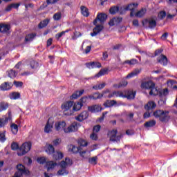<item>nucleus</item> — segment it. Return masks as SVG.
<instances>
[{"mask_svg":"<svg viewBox=\"0 0 177 177\" xmlns=\"http://www.w3.org/2000/svg\"><path fill=\"white\" fill-rule=\"evenodd\" d=\"M36 36L37 35L35 33H31L26 35L25 37L26 42H31V41H33Z\"/></svg>","mask_w":177,"mask_h":177,"instance_id":"nucleus-36","label":"nucleus"},{"mask_svg":"<svg viewBox=\"0 0 177 177\" xmlns=\"http://www.w3.org/2000/svg\"><path fill=\"white\" fill-rule=\"evenodd\" d=\"M136 92L131 90H127L124 91H114L112 93V96H115L116 97H127V99H135Z\"/></svg>","mask_w":177,"mask_h":177,"instance_id":"nucleus-2","label":"nucleus"},{"mask_svg":"<svg viewBox=\"0 0 177 177\" xmlns=\"http://www.w3.org/2000/svg\"><path fill=\"white\" fill-rule=\"evenodd\" d=\"M120 10V7L118 6H113L111 8V15H115V13L118 12Z\"/></svg>","mask_w":177,"mask_h":177,"instance_id":"nucleus-60","label":"nucleus"},{"mask_svg":"<svg viewBox=\"0 0 177 177\" xmlns=\"http://www.w3.org/2000/svg\"><path fill=\"white\" fill-rule=\"evenodd\" d=\"M168 86L173 88L174 89H177V82L175 80H168L167 81Z\"/></svg>","mask_w":177,"mask_h":177,"instance_id":"nucleus-41","label":"nucleus"},{"mask_svg":"<svg viewBox=\"0 0 177 177\" xmlns=\"http://www.w3.org/2000/svg\"><path fill=\"white\" fill-rule=\"evenodd\" d=\"M103 30V26L102 25H95V27L93 30V32L91 33V37H96L97 34Z\"/></svg>","mask_w":177,"mask_h":177,"instance_id":"nucleus-16","label":"nucleus"},{"mask_svg":"<svg viewBox=\"0 0 177 177\" xmlns=\"http://www.w3.org/2000/svg\"><path fill=\"white\" fill-rule=\"evenodd\" d=\"M84 92H85L84 90L77 91L72 94L71 97V99H78L80 96H82V95H84Z\"/></svg>","mask_w":177,"mask_h":177,"instance_id":"nucleus-27","label":"nucleus"},{"mask_svg":"<svg viewBox=\"0 0 177 177\" xmlns=\"http://www.w3.org/2000/svg\"><path fill=\"white\" fill-rule=\"evenodd\" d=\"M49 19H44L41 21L38 25L39 28H45V27L49 24Z\"/></svg>","mask_w":177,"mask_h":177,"instance_id":"nucleus-37","label":"nucleus"},{"mask_svg":"<svg viewBox=\"0 0 177 177\" xmlns=\"http://www.w3.org/2000/svg\"><path fill=\"white\" fill-rule=\"evenodd\" d=\"M102 95L99 92L88 95V99H90V100H97V99H102Z\"/></svg>","mask_w":177,"mask_h":177,"instance_id":"nucleus-23","label":"nucleus"},{"mask_svg":"<svg viewBox=\"0 0 177 177\" xmlns=\"http://www.w3.org/2000/svg\"><path fill=\"white\" fill-rule=\"evenodd\" d=\"M140 73V69H135L131 73L128 74L126 77V78H132V77H135L138 75V74Z\"/></svg>","mask_w":177,"mask_h":177,"instance_id":"nucleus-33","label":"nucleus"},{"mask_svg":"<svg viewBox=\"0 0 177 177\" xmlns=\"http://www.w3.org/2000/svg\"><path fill=\"white\" fill-rule=\"evenodd\" d=\"M80 37H82V34L78 31H75L73 33V36L72 37V39H73V41H75L77 38H80Z\"/></svg>","mask_w":177,"mask_h":177,"instance_id":"nucleus-50","label":"nucleus"},{"mask_svg":"<svg viewBox=\"0 0 177 177\" xmlns=\"http://www.w3.org/2000/svg\"><path fill=\"white\" fill-rule=\"evenodd\" d=\"M153 86H156V84L153 81L149 80L147 82H144L141 84L142 89H151Z\"/></svg>","mask_w":177,"mask_h":177,"instance_id":"nucleus-9","label":"nucleus"},{"mask_svg":"<svg viewBox=\"0 0 177 177\" xmlns=\"http://www.w3.org/2000/svg\"><path fill=\"white\" fill-rule=\"evenodd\" d=\"M146 12H147L146 8H142L135 14V16L136 17H143L146 15Z\"/></svg>","mask_w":177,"mask_h":177,"instance_id":"nucleus-34","label":"nucleus"},{"mask_svg":"<svg viewBox=\"0 0 177 177\" xmlns=\"http://www.w3.org/2000/svg\"><path fill=\"white\" fill-rule=\"evenodd\" d=\"M89 117V114L86 111L82 112L80 115L76 118L77 121H80V122L84 121V120H86Z\"/></svg>","mask_w":177,"mask_h":177,"instance_id":"nucleus-18","label":"nucleus"},{"mask_svg":"<svg viewBox=\"0 0 177 177\" xmlns=\"http://www.w3.org/2000/svg\"><path fill=\"white\" fill-rule=\"evenodd\" d=\"M57 163L53 161H48L46 162V168H47V171H50L52 169H55V167H57Z\"/></svg>","mask_w":177,"mask_h":177,"instance_id":"nucleus-21","label":"nucleus"},{"mask_svg":"<svg viewBox=\"0 0 177 177\" xmlns=\"http://www.w3.org/2000/svg\"><path fill=\"white\" fill-rule=\"evenodd\" d=\"M89 164L91 165H96L97 164V156H94L88 159Z\"/></svg>","mask_w":177,"mask_h":177,"instance_id":"nucleus-48","label":"nucleus"},{"mask_svg":"<svg viewBox=\"0 0 177 177\" xmlns=\"http://www.w3.org/2000/svg\"><path fill=\"white\" fill-rule=\"evenodd\" d=\"M37 161L39 164H41V165L45 164V162H46V158L44 156L38 158Z\"/></svg>","mask_w":177,"mask_h":177,"instance_id":"nucleus-57","label":"nucleus"},{"mask_svg":"<svg viewBox=\"0 0 177 177\" xmlns=\"http://www.w3.org/2000/svg\"><path fill=\"white\" fill-rule=\"evenodd\" d=\"M122 138V134L118 133L117 129H113L111 131V142H116V143L120 142L121 138Z\"/></svg>","mask_w":177,"mask_h":177,"instance_id":"nucleus-7","label":"nucleus"},{"mask_svg":"<svg viewBox=\"0 0 177 177\" xmlns=\"http://www.w3.org/2000/svg\"><path fill=\"white\" fill-rule=\"evenodd\" d=\"M149 95L150 96H160V89H158L156 86H153L150 90H149Z\"/></svg>","mask_w":177,"mask_h":177,"instance_id":"nucleus-22","label":"nucleus"},{"mask_svg":"<svg viewBox=\"0 0 177 177\" xmlns=\"http://www.w3.org/2000/svg\"><path fill=\"white\" fill-rule=\"evenodd\" d=\"M86 67L87 68H100L102 67V64L100 62H89V63H86Z\"/></svg>","mask_w":177,"mask_h":177,"instance_id":"nucleus-15","label":"nucleus"},{"mask_svg":"<svg viewBox=\"0 0 177 177\" xmlns=\"http://www.w3.org/2000/svg\"><path fill=\"white\" fill-rule=\"evenodd\" d=\"M17 169H18V171H17L16 174H20L21 176H23V175H28L30 174V171L26 169L24 165L21 164L18 165Z\"/></svg>","mask_w":177,"mask_h":177,"instance_id":"nucleus-8","label":"nucleus"},{"mask_svg":"<svg viewBox=\"0 0 177 177\" xmlns=\"http://www.w3.org/2000/svg\"><path fill=\"white\" fill-rule=\"evenodd\" d=\"M82 103L80 102H73V106H72V111H73V114H74L75 111H80L81 109H82Z\"/></svg>","mask_w":177,"mask_h":177,"instance_id":"nucleus-19","label":"nucleus"},{"mask_svg":"<svg viewBox=\"0 0 177 177\" xmlns=\"http://www.w3.org/2000/svg\"><path fill=\"white\" fill-rule=\"evenodd\" d=\"M62 19V12H57L53 15V19L56 21H59Z\"/></svg>","mask_w":177,"mask_h":177,"instance_id":"nucleus-56","label":"nucleus"},{"mask_svg":"<svg viewBox=\"0 0 177 177\" xmlns=\"http://www.w3.org/2000/svg\"><path fill=\"white\" fill-rule=\"evenodd\" d=\"M16 75H17L16 71L12 69L8 71V77H10V78H15Z\"/></svg>","mask_w":177,"mask_h":177,"instance_id":"nucleus-51","label":"nucleus"},{"mask_svg":"<svg viewBox=\"0 0 177 177\" xmlns=\"http://www.w3.org/2000/svg\"><path fill=\"white\" fill-rule=\"evenodd\" d=\"M158 63H160L162 66H167L168 64V58L164 55H161L160 58H158Z\"/></svg>","mask_w":177,"mask_h":177,"instance_id":"nucleus-20","label":"nucleus"},{"mask_svg":"<svg viewBox=\"0 0 177 177\" xmlns=\"http://www.w3.org/2000/svg\"><path fill=\"white\" fill-rule=\"evenodd\" d=\"M53 157L54 160H62V158L64 157V155L63 153L57 151L55 152Z\"/></svg>","mask_w":177,"mask_h":177,"instance_id":"nucleus-39","label":"nucleus"},{"mask_svg":"<svg viewBox=\"0 0 177 177\" xmlns=\"http://www.w3.org/2000/svg\"><path fill=\"white\" fill-rule=\"evenodd\" d=\"M9 97L11 100H17V99H20L21 95L19 92H12L9 94Z\"/></svg>","mask_w":177,"mask_h":177,"instance_id":"nucleus-24","label":"nucleus"},{"mask_svg":"<svg viewBox=\"0 0 177 177\" xmlns=\"http://www.w3.org/2000/svg\"><path fill=\"white\" fill-rule=\"evenodd\" d=\"M156 107H157V104H156V102L153 101H149L147 103V104L145 105V109L147 110V111L154 110Z\"/></svg>","mask_w":177,"mask_h":177,"instance_id":"nucleus-17","label":"nucleus"},{"mask_svg":"<svg viewBox=\"0 0 177 177\" xmlns=\"http://www.w3.org/2000/svg\"><path fill=\"white\" fill-rule=\"evenodd\" d=\"M168 88H165L163 91H160V97H162V96H167L168 95Z\"/></svg>","mask_w":177,"mask_h":177,"instance_id":"nucleus-58","label":"nucleus"},{"mask_svg":"<svg viewBox=\"0 0 177 177\" xmlns=\"http://www.w3.org/2000/svg\"><path fill=\"white\" fill-rule=\"evenodd\" d=\"M53 129V123H50L49 122V121H48L44 127V132L46 133H49L50 132H52Z\"/></svg>","mask_w":177,"mask_h":177,"instance_id":"nucleus-25","label":"nucleus"},{"mask_svg":"<svg viewBox=\"0 0 177 177\" xmlns=\"http://www.w3.org/2000/svg\"><path fill=\"white\" fill-rule=\"evenodd\" d=\"M127 85H128V82L127 80H123V81H122V82H120L118 85L114 84L113 86L118 87V88H121L122 86H127Z\"/></svg>","mask_w":177,"mask_h":177,"instance_id":"nucleus-53","label":"nucleus"},{"mask_svg":"<svg viewBox=\"0 0 177 177\" xmlns=\"http://www.w3.org/2000/svg\"><path fill=\"white\" fill-rule=\"evenodd\" d=\"M61 168L63 169H66L67 167H70L71 165H73V160H71L70 158H66L65 160H62L59 164Z\"/></svg>","mask_w":177,"mask_h":177,"instance_id":"nucleus-10","label":"nucleus"},{"mask_svg":"<svg viewBox=\"0 0 177 177\" xmlns=\"http://www.w3.org/2000/svg\"><path fill=\"white\" fill-rule=\"evenodd\" d=\"M13 84L16 88H21L23 86V82L14 81Z\"/></svg>","mask_w":177,"mask_h":177,"instance_id":"nucleus-63","label":"nucleus"},{"mask_svg":"<svg viewBox=\"0 0 177 177\" xmlns=\"http://www.w3.org/2000/svg\"><path fill=\"white\" fill-rule=\"evenodd\" d=\"M64 175H68V171L66 170V169H60L57 171V176H64Z\"/></svg>","mask_w":177,"mask_h":177,"instance_id":"nucleus-45","label":"nucleus"},{"mask_svg":"<svg viewBox=\"0 0 177 177\" xmlns=\"http://www.w3.org/2000/svg\"><path fill=\"white\" fill-rule=\"evenodd\" d=\"M164 113V110H156L153 112V115L155 118H158L160 120Z\"/></svg>","mask_w":177,"mask_h":177,"instance_id":"nucleus-32","label":"nucleus"},{"mask_svg":"<svg viewBox=\"0 0 177 177\" xmlns=\"http://www.w3.org/2000/svg\"><path fill=\"white\" fill-rule=\"evenodd\" d=\"M68 150H69V151H71V153H75L80 152V150H81V147H78L75 145H69Z\"/></svg>","mask_w":177,"mask_h":177,"instance_id":"nucleus-29","label":"nucleus"},{"mask_svg":"<svg viewBox=\"0 0 177 177\" xmlns=\"http://www.w3.org/2000/svg\"><path fill=\"white\" fill-rule=\"evenodd\" d=\"M109 71L108 68H103L100 71V72L94 76V78H99L100 77H103L105 74H107Z\"/></svg>","mask_w":177,"mask_h":177,"instance_id":"nucleus-30","label":"nucleus"},{"mask_svg":"<svg viewBox=\"0 0 177 177\" xmlns=\"http://www.w3.org/2000/svg\"><path fill=\"white\" fill-rule=\"evenodd\" d=\"M73 106H74L73 101H67L62 104L61 109L65 115H73Z\"/></svg>","mask_w":177,"mask_h":177,"instance_id":"nucleus-3","label":"nucleus"},{"mask_svg":"<svg viewBox=\"0 0 177 177\" xmlns=\"http://www.w3.org/2000/svg\"><path fill=\"white\" fill-rule=\"evenodd\" d=\"M24 162L28 164V165H30L32 163V160H31V158H30L28 157H25L24 158Z\"/></svg>","mask_w":177,"mask_h":177,"instance_id":"nucleus-62","label":"nucleus"},{"mask_svg":"<svg viewBox=\"0 0 177 177\" xmlns=\"http://www.w3.org/2000/svg\"><path fill=\"white\" fill-rule=\"evenodd\" d=\"M10 129L14 135H17V132H19V126L15 123L11 124Z\"/></svg>","mask_w":177,"mask_h":177,"instance_id":"nucleus-35","label":"nucleus"},{"mask_svg":"<svg viewBox=\"0 0 177 177\" xmlns=\"http://www.w3.org/2000/svg\"><path fill=\"white\" fill-rule=\"evenodd\" d=\"M88 111L91 113H99L103 110V108L100 105H93L88 107Z\"/></svg>","mask_w":177,"mask_h":177,"instance_id":"nucleus-13","label":"nucleus"},{"mask_svg":"<svg viewBox=\"0 0 177 177\" xmlns=\"http://www.w3.org/2000/svg\"><path fill=\"white\" fill-rule=\"evenodd\" d=\"M46 152L47 154H53V153H55V147H53V145H48L46 147Z\"/></svg>","mask_w":177,"mask_h":177,"instance_id":"nucleus-38","label":"nucleus"},{"mask_svg":"<svg viewBox=\"0 0 177 177\" xmlns=\"http://www.w3.org/2000/svg\"><path fill=\"white\" fill-rule=\"evenodd\" d=\"M8 121H9V118H0V128L5 127L8 124Z\"/></svg>","mask_w":177,"mask_h":177,"instance_id":"nucleus-46","label":"nucleus"},{"mask_svg":"<svg viewBox=\"0 0 177 177\" xmlns=\"http://www.w3.org/2000/svg\"><path fill=\"white\" fill-rule=\"evenodd\" d=\"M66 122L64 121H59L55 122V127L56 131H64L65 133H70L71 132H77L78 131V123L73 122L69 127L66 128Z\"/></svg>","mask_w":177,"mask_h":177,"instance_id":"nucleus-1","label":"nucleus"},{"mask_svg":"<svg viewBox=\"0 0 177 177\" xmlns=\"http://www.w3.org/2000/svg\"><path fill=\"white\" fill-rule=\"evenodd\" d=\"M91 151H93V149L90 151H80V155L82 157V158H89V157H91Z\"/></svg>","mask_w":177,"mask_h":177,"instance_id":"nucleus-28","label":"nucleus"},{"mask_svg":"<svg viewBox=\"0 0 177 177\" xmlns=\"http://www.w3.org/2000/svg\"><path fill=\"white\" fill-rule=\"evenodd\" d=\"M90 139L92 140H96L97 139V134H96L95 132H93V133H91L90 136Z\"/></svg>","mask_w":177,"mask_h":177,"instance_id":"nucleus-64","label":"nucleus"},{"mask_svg":"<svg viewBox=\"0 0 177 177\" xmlns=\"http://www.w3.org/2000/svg\"><path fill=\"white\" fill-rule=\"evenodd\" d=\"M13 85L12 83L6 82L0 85V91H10L12 89Z\"/></svg>","mask_w":177,"mask_h":177,"instance_id":"nucleus-12","label":"nucleus"},{"mask_svg":"<svg viewBox=\"0 0 177 177\" xmlns=\"http://www.w3.org/2000/svg\"><path fill=\"white\" fill-rule=\"evenodd\" d=\"M101 95L102 97H111V91L110 89H105Z\"/></svg>","mask_w":177,"mask_h":177,"instance_id":"nucleus-40","label":"nucleus"},{"mask_svg":"<svg viewBox=\"0 0 177 177\" xmlns=\"http://www.w3.org/2000/svg\"><path fill=\"white\" fill-rule=\"evenodd\" d=\"M30 66L32 70H37V68L39 67V64L34 60L30 61Z\"/></svg>","mask_w":177,"mask_h":177,"instance_id":"nucleus-49","label":"nucleus"},{"mask_svg":"<svg viewBox=\"0 0 177 177\" xmlns=\"http://www.w3.org/2000/svg\"><path fill=\"white\" fill-rule=\"evenodd\" d=\"M171 117L169 116V111H163V113H162V116L159 120L161 122H168Z\"/></svg>","mask_w":177,"mask_h":177,"instance_id":"nucleus-11","label":"nucleus"},{"mask_svg":"<svg viewBox=\"0 0 177 177\" xmlns=\"http://www.w3.org/2000/svg\"><path fill=\"white\" fill-rule=\"evenodd\" d=\"M138 3H131L127 6H124L123 10L125 11L130 10V17H133V16H135V12H136V9L138 8Z\"/></svg>","mask_w":177,"mask_h":177,"instance_id":"nucleus-5","label":"nucleus"},{"mask_svg":"<svg viewBox=\"0 0 177 177\" xmlns=\"http://www.w3.org/2000/svg\"><path fill=\"white\" fill-rule=\"evenodd\" d=\"M9 107V104L7 102H1L0 103V112L5 111Z\"/></svg>","mask_w":177,"mask_h":177,"instance_id":"nucleus-43","label":"nucleus"},{"mask_svg":"<svg viewBox=\"0 0 177 177\" xmlns=\"http://www.w3.org/2000/svg\"><path fill=\"white\" fill-rule=\"evenodd\" d=\"M88 99H89V95L87 97H83L80 99V103H82V104H85V103H88Z\"/></svg>","mask_w":177,"mask_h":177,"instance_id":"nucleus-61","label":"nucleus"},{"mask_svg":"<svg viewBox=\"0 0 177 177\" xmlns=\"http://www.w3.org/2000/svg\"><path fill=\"white\" fill-rule=\"evenodd\" d=\"M122 21V18L121 17H115L111 19V26H114L115 24H118Z\"/></svg>","mask_w":177,"mask_h":177,"instance_id":"nucleus-44","label":"nucleus"},{"mask_svg":"<svg viewBox=\"0 0 177 177\" xmlns=\"http://www.w3.org/2000/svg\"><path fill=\"white\" fill-rule=\"evenodd\" d=\"M10 30V25L1 24H0V32L3 34H9Z\"/></svg>","mask_w":177,"mask_h":177,"instance_id":"nucleus-14","label":"nucleus"},{"mask_svg":"<svg viewBox=\"0 0 177 177\" xmlns=\"http://www.w3.org/2000/svg\"><path fill=\"white\" fill-rule=\"evenodd\" d=\"M148 24L149 28H154L157 26V21L153 19H151L148 20Z\"/></svg>","mask_w":177,"mask_h":177,"instance_id":"nucleus-42","label":"nucleus"},{"mask_svg":"<svg viewBox=\"0 0 177 177\" xmlns=\"http://www.w3.org/2000/svg\"><path fill=\"white\" fill-rule=\"evenodd\" d=\"M124 63H125L126 64H129L130 66H132V65H133V64H137L138 60H137V59H131V60H126V61L124 62Z\"/></svg>","mask_w":177,"mask_h":177,"instance_id":"nucleus-54","label":"nucleus"},{"mask_svg":"<svg viewBox=\"0 0 177 177\" xmlns=\"http://www.w3.org/2000/svg\"><path fill=\"white\" fill-rule=\"evenodd\" d=\"M166 16L167 12L165 11H160L158 15V19H160V20H162L163 19H165Z\"/></svg>","mask_w":177,"mask_h":177,"instance_id":"nucleus-52","label":"nucleus"},{"mask_svg":"<svg viewBox=\"0 0 177 177\" xmlns=\"http://www.w3.org/2000/svg\"><path fill=\"white\" fill-rule=\"evenodd\" d=\"M106 86L105 83L98 84L93 86V89H95V91H99L100 89H103Z\"/></svg>","mask_w":177,"mask_h":177,"instance_id":"nucleus-47","label":"nucleus"},{"mask_svg":"<svg viewBox=\"0 0 177 177\" xmlns=\"http://www.w3.org/2000/svg\"><path fill=\"white\" fill-rule=\"evenodd\" d=\"M156 122L155 120H149L148 122H146L144 124V127H145V128H151L154 126H156Z\"/></svg>","mask_w":177,"mask_h":177,"instance_id":"nucleus-31","label":"nucleus"},{"mask_svg":"<svg viewBox=\"0 0 177 177\" xmlns=\"http://www.w3.org/2000/svg\"><path fill=\"white\" fill-rule=\"evenodd\" d=\"M6 140V137L5 136V131L0 133V142L3 143Z\"/></svg>","mask_w":177,"mask_h":177,"instance_id":"nucleus-59","label":"nucleus"},{"mask_svg":"<svg viewBox=\"0 0 177 177\" xmlns=\"http://www.w3.org/2000/svg\"><path fill=\"white\" fill-rule=\"evenodd\" d=\"M80 10H81V13L82 15V16H84V17H89V10L88 9V8L82 6L80 7Z\"/></svg>","mask_w":177,"mask_h":177,"instance_id":"nucleus-26","label":"nucleus"},{"mask_svg":"<svg viewBox=\"0 0 177 177\" xmlns=\"http://www.w3.org/2000/svg\"><path fill=\"white\" fill-rule=\"evenodd\" d=\"M32 144L30 142H26L20 147L18 149L17 154L19 157L21 156H24V154H27L28 151L31 150Z\"/></svg>","mask_w":177,"mask_h":177,"instance_id":"nucleus-4","label":"nucleus"},{"mask_svg":"<svg viewBox=\"0 0 177 177\" xmlns=\"http://www.w3.org/2000/svg\"><path fill=\"white\" fill-rule=\"evenodd\" d=\"M78 144L80 146H82V147H86V146H88V142L85 141L84 139H79Z\"/></svg>","mask_w":177,"mask_h":177,"instance_id":"nucleus-55","label":"nucleus"},{"mask_svg":"<svg viewBox=\"0 0 177 177\" xmlns=\"http://www.w3.org/2000/svg\"><path fill=\"white\" fill-rule=\"evenodd\" d=\"M106 20H107V15L104 13H99L93 21V24L94 26H96V24H97V21H100L101 24H103Z\"/></svg>","mask_w":177,"mask_h":177,"instance_id":"nucleus-6","label":"nucleus"}]
</instances>
